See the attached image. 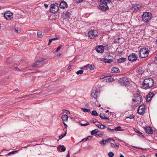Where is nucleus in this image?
<instances>
[{
  "label": "nucleus",
  "mask_w": 157,
  "mask_h": 157,
  "mask_svg": "<svg viewBox=\"0 0 157 157\" xmlns=\"http://www.w3.org/2000/svg\"><path fill=\"white\" fill-rule=\"evenodd\" d=\"M108 59H107V58H104V59H103V61L105 63H107V61H108Z\"/></svg>",
  "instance_id": "obj_48"
},
{
  "label": "nucleus",
  "mask_w": 157,
  "mask_h": 157,
  "mask_svg": "<svg viewBox=\"0 0 157 157\" xmlns=\"http://www.w3.org/2000/svg\"><path fill=\"white\" fill-rule=\"evenodd\" d=\"M89 66H90V64H87V65H85V66H84L82 68L83 69H84L85 70H86L88 68H89Z\"/></svg>",
  "instance_id": "obj_35"
},
{
  "label": "nucleus",
  "mask_w": 157,
  "mask_h": 157,
  "mask_svg": "<svg viewBox=\"0 0 157 157\" xmlns=\"http://www.w3.org/2000/svg\"><path fill=\"white\" fill-rule=\"evenodd\" d=\"M96 125L98 128L101 129H104L106 128V126L105 125L102 124H96Z\"/></svg>",
  "instance_id": "obj_24"
},
{
  "label": "nucleus",
  "mask_w": 157,
  "mask_h": 157,
  "mask_svg": "<svg viewBox=\"0 0 157 157\" xmlns=\"http://www.w3.org/2000/svg\"><path fill=\"white\" fill-rule=\"evenodd\" d=\"M98 94V92L96 90H93L91 94V96L92 98L96 99L97 98Z\"/></svg>",
  "instance_id": "obj_15"
},
{
  "label": "nucleus",
  "mask_w": 157,
  "mask_h": 157,
  "mask_svg": "<svg viewBox=\"0 0 157 157\" xmlns=\"http://www.w3.org/2000/svg\"><path fill=\"white\" fill-rule=\"evenodd\" d=\"M105 114H101V113L100 114L99 116L102 119H106L109 120V118L108 117H105Z\"/></svg>",
  "instance_id": "obj_21"
},
{
  "label": "nucleus",
  "mask_w": 157,
  "mask_h": 157,
  "mask_svg": "<svg viewBox=\"0 0 157 157\" xmlns=\"http://www.w3.org/2000/svg\"><path fill=\"white\" fill-rule=\"evenodd\" d=\"M89 68L90 70H93L94 69V65H90Z\"/></svg>",
  "instance_id": "obj_37"
},
{
  "label": "nucleus",
  "mask_w": 157,
  "mask_h": 157,
  "mask_svg": "<svg viewBox=\"0 0 157 157\" xmlns=\"http://www.w3.org/2000/svg\"><path fill=\"white\" fill-rule=\"evenodd\" d=\"M64 110L65 111L64 112L65 113H66L68 114H70V112L69 111L66 110Z\"/></svg>",
  "instance_id": "obj_50"
},
{
  "label": "nucleus",
  "mask_w": 157,
  "mask_h": 157,
  "mask_svg": "<svg viewBox=\"0 0 157 157\" xmlns=\"http://www.w3.org/2000/svg\"><path fill=\"white\" fill-rule=\"evenodd\" d=\"M114 155L113 153L112 152H110L108 153V155L109 157H113Z\"/></svg>",
  "instance_id": "obj_33"
},
{
  "label": "nucleus",
  "mask_w": 157,
  "mask_h": 157,
  "mask_svg": "<svg viewBox=\"0 0 157 157\" xmlns=\"http://www.w3.org/2000/svg\"><path fill=\"white\" fill-rule=\"evenodd\" d=\"M90 124V123L89 122H87L85 124H83L82 123L81 124V126H85L86 125H88Z\"/></svg>",
  "instance_id": "obj_39"
},
{
  "label": "nucleus",
  "mask_w": 157,
  "mask_h": 157,
  "mask_svg": "<svg viewBox=\"0 0 157 157\" xmlns=\"http://www.w3.org/2000/svg\"><path fill=\"white\" fill-rule=\"evenodd\" d=\"M141 95L138 94L134 95V98L132 99V104L133 107L137 106L140 104L141 101Z\"/></svg>",
  "instance_id": "obj_2"
},
{
  "label": "nucleus",
  "mask_w": 157,
  "mask_h": 157,
  "mask_svg": "<svg viewBox=\"0 0 157 157\" xmlns=\"http://www.w3.org/2000/svg\"><path fill=\"white\" fill-rule=\"evenodd\" d=\"M114 130L116 131H123V130L121 129V127L120 126H118L116 127L114 129Z\"/></svg>",
  "instance_id": "obj_26"
},
{
  "label": "nucleus",
  "mask_w": 157,
  "mask_h": 157,
  "mask_svg": "<svg viewBox=\"0 0 157 157\" xmlns=\"http://www.w3.org/2000/svg\"><path fill=\"white\" fill-rule=\"evenodd\" d=\"M105 140V142L106 143L108 142H109L110 141V140H109V138H108V139H106V140Z\"/></svg>",
  "instance_id": "obj_52"
},
{
  "label": "nucleus",
  "mask_w": 157,
  "mask_h": 157,
  "mask_svg": "<svg viewBox=\"0 0 157 157\" xmlns=\"http://www.w3.org/2000/svg\"><path fill=\"white\" fill-rule=\"evenodd\" d=\"M83 0H76V2H80L83 1Z\"/></svg>",
  "instance_id": "obj_61"
},
{
  "label": "nucleus",
  "mask_w": 157,
  "mask_h": 157,
  "mask_svg": "<svg viewBox=\"0 0 157 157\" xmlns=\"http://www.w3.org/2000/svg\"><path fill=\"white\" fill-rule=\"evenodd\" d=\"M61 148H62L61 150L62 151H64L66 150V148L64 145H60L57 147V149L59 150V149H60Z\"/></svg>",
  "instance_id": "obj_20"
},
{
  "label": "nucleus",
  "mask_w": 157,
  "mask_h": 157,
  "mask_svg": "<svg viewBox=\"0 0 157 157\" xmlns=\"http://www.w3.org/2000/svg\"><path fill=\"white\" fill-rule=\"evenodd\" d=\"M126 58H121L120 59H118L117 60V62L119 63H123L125 61Z\"/></svg>",
  "instance_id": "obj_23"
},
{
  "label": "nucleus",
  "mask_w": 157,
  "mask_h": 157,
  "mask_svg": "<svg viewBox=\"0 0 157 157\" xmlns=\"http://www.w3.org/2000/svg\"><path fill=\"white\" fill-rule=\"evenodd\" d=\"M103 134H104V132H102L101 133L96 134V135H95V136H98L101 137L103 135Z\"/></svg>",
  "instance_id": "obj_32"
},
{
  "label": "nucleus",
  "mask_w": 157,
  "mask_h": 157,
  "mask_svg": "<svg viewBox=\"0 0 157 157\" xmlns=\"http://www.w3.org/2000/svg\"><path fill=\"white\" fill-rule=\"evenodd\" d=\"M68 117L66 114H64L62 116V119L63 122H67L68 120Z\"/></svg>",
  "instance_id": "obj_18"
},
{
  "label": "nucleus",
  "mask_w": 157,
  "mask_h": 157,
  "mask_svg": "<svg viewBox=\"0 0 157 157\" xmlns=\"http://www.w3.org/2000/svg\"><path fill=\"white\" fill-rule=\"evenodd\" d=\"M59 7L57 4H52L50 9V11L52 13H56L58 10Z\"/></svg>",
  "instance_id": "obj_7"
},
{
  "label": "nucleus",
  "mask_w": 157,
  "mask_h": 157,
  "mask_svg": "<svg viewBox=\"0 0 157 157\" xmlns=\"http://www.w3.org/2000/svg\"><path fill=\"white\" fill-rule=\"evenodd\" d=\"M148 48H142L139 52L140 57L142 58H144L147 56L148 55Z\"/></svg>",
  "instance_id": "obj_4"
},
{
  "label": "nucleus",
  "mask_w": 157,
  "mask_h": 157,
  "mask_svg": "<svg viewBox=\"0 0 157 157\" xmlns=\"http://www.w3.org/2000/svg\"><path fill=\"white\" fill-rule=\"evenodd\" d=\"M96 50L98 52L102 53L104 51V47L102 45L98 46L96 47Z\"/></svg>",
  "instance_id": "obj_12"
},
{
  "label": "nucleus",
  "mask_w": 157,
  "mask_h": 157,
  "mask_svg": "<svg viewBox=\"0 0 157 157\" xmlns=\"http://www.w3.org/2000/svg\"><path fill=\"white\" fill-rule=\"evenodd\" d=\"M83 72V71L82 70H80L76 72V73L77 75H80L82 74Z\"/></svg>",
  "instance_id": "obj_30"
},
{
  "label": "nucleus",
  "mask_w": 157,
  "mask_h": 157,
  "mask_svg": "<svg viewBox=\"0 0 157 157\" xmlns=\"http://www.w3.org/2000/svg\"><path fill=\"white\" fill-rule=\"evenodd\" d=\"M51 83L52 82H51L50 83H48L45 84L44 85V86L45 87H47L49 86V85H51Z\"/></svg>",
  "instance_id": "obj_40"
},
{
  "label": "nucleus",
  "mask_w": 157,
  "mask_h": 157,
  "mask_svg": "<svg viewBox=\"0 0 157 157\" xmlns=\"http://www.w3.org/2000/svg\"><path fill=\"white\" fill-rule=\"evenodd\" d=\"M114 79L112 78H109V81H113Z\"/></svg>",
  "instance_id": "obj_51"
},
{
  "label": "nucleus",
  "mask_w": 157,
  "mask_h": 157,
  "mask_svg": "<svg viewBox=\"0 0 157 157\" xmlns=\"http://www.w3.org/2000/svg\"><path fill=\"white\" fill-rule=\"evenodd\" d=\"M4 17L7 20H10L13 17V13L10 11H7L4 13Z\"/></svg>",
  "instance_id": "obj_8"
},
{
  "label": "nucleus",
  "mask_w": 157,
  "mask_h": 157,
  "mask_svg": "<svg viewBox=\"0 0 157 157\" xmlns=\"http://www.w3.org/2000/svg\"><path fill=\"white\" fill-rule=\"evenodd\" d=\"M145 106L144 105H140L138 108L137 113L140 115L143 114L145 112Z\"/></svg>",
  "instance_id": "obj_9"
},
{
  "label": "nucleus",
  "mask_w": 157,
  "mask_h": 157,
  "mask_svg": "<svg viewBox=\"0 0 157 157\" xmlns=\"http://www.w3.org/2000/svg\"><path fill=\"white\" fill-rule=\"evenodd\" d=\"M136 132V133H139L140 134L141 136H142L143 137H144V136H143L142 135V132H140L137 129H135L134 130Z\"/></svg>",
  "instance_id": "obj_38"
},
{
  "label": "nucleus",
  "mask_w": 157,
  "mask_h": 157,
  "mask_svg": "<svg viewBox=\"0 0 157 157\" xmlns=\"http://www.w3.org/2000/svg\"><path fill=\"white\" fill-rule=\"evenodd\" d=\"M14 70L16 71H21V69H19L18 67H16L13 69Z\"/></svg>",
  "instance_id": "obj_41"
},
{
  "label": "nucleus",
  "mask_w": 157,
  "mask_h": 157,
  "mask_svg": "<svg viewBox=\"0 0 157 157\" xmlns=\"http://www.w3.org/2000/svg\"><path fill=\"white\" fill-rule=\"evenodd\" d=\"M91 121L93 123H96V122H98V121H97V120L95 119H93L91 120Z\"/></svg>",
  "instance_id": "obj_44"
},
{
  "label": "nucleus",
  "mask_w": 157,
  "mask_h": 157,
  "mask_svg": "<svg viewBox=\"0 0 157 157\" xmlns=\"http://www.w3.org/2000/svg\"><path fill=\"white\" fill-rule=\"evenodd\" d=\"M52 40H51V39H50L49 40V41L48 43V45H49L50 44L52 43Z\"/></svg>",
  "instance_id": "obj_54"
},
{
  "label": "nucleus",
  "mask_w": 157,
  "mask_h": 157,
  "mask_svg": "<svg viewBox=\"0 0 157 157\" xmlns=\"http://www.w3.org/2000/svg\"><path fill=\"white\" fill-rule=\"evenodd\" d=\"M112 72L113 73L118 72L119 70L118 68L113 67L111 69Z\"/></svg>",
  "instance_id": "obj_22"
},
{
  "label": "nucleus",
  "mask_w": 157,
  "mask_h": 157,
  "mask_svg": "<svg viewBox=\"0 0 157 157\" xmlns=\"http://www.w3.org/2000/svg\"><path fill=\"white\" fill-rule=\"evenodd\" d=\"M137 58V55L135 53H132L128 56V59L129 60L134 61L136 60Z\"/></svg>",
  "instance_id": "obj_11"
},
{
  "label": "nucleus",
  "mask_w": 157,
  "mask_h": 157,
  "mask_svg": "<svg viewBox=\"0 0 157 157\" xmlns=\"http://www.w3.org/2000/svg\"><path fill=\"white\" fill-rule=\"evenodd\" d=\"M45 59H42L41 60H38L37 61L33 64V67H35L37 65H39V64L43 62L44 60Z\"/></svg>",
  "instance_id": "obj_16"
},
{
  "label": "nucleus",
  "mask_w": 157,
  "mask_h": 157,
  "mask_svg": "<svg viewBox=\"0 0 157 157\" xmlns=\"http://www.w3.org/2000/svg\"><path fill=\"white\" fill-rule=\"evenodd\" d=\"M62 47V46L61 45L59 46L57 48V49L56 50V52H58L59 51V50Z\"/></svg>",
  "instance_id": "obj_45"
},
{
  "label": "nucleus",
  "mask_w": 157,
  "mask_h": 157,
  "mask_svg": "<svg viewBox=\"0 0 157 157\" xmlns=\"http://www.w3.org/2000/svg\"><path fill=\"white\" fill-rule=\"evenodd\" d=\"M66 157H70V154L69 152V151L68 152V154L66 156Z\"/></svg>",
  "instance_id": "obj_60"
},
{
  "label": "nucleus",
  "mask_w": 157,
  "mask_h": 157,
  "mask_svg": "<svg viewBox=\"0 0 157 157\" xmlns=\"http://www.w3.org/2000/svg\"><path fill=\"white\" fill-rule=\"evenodd\" d=\"M107 129L108 131H111V132H113L114 131V129H112L110 128H109V127H108L107 128Z\"/></svg>",
  "instance_id": "obj_47"
},
{
  "label": "nucleus",
  "mask_w": 157,
  "mask_h": 157,
  "mask_svg": "<svg viewBox=\"0 0 157 157\" xmlns=\"http://www.w3.org/2000/svg\"><path fill=\"white\" fill-rule=\"evenodd\" d=\"M99 9L103 11H105L109 9L107 4H100L99 6Z\"/></svg>",
  "instance_id": "obj_10"
},
{
  "label": "nucleus",
  "mask_w": 157,
  "mask_h": 157,
  "mask_svg": "<svg viewBox=\"0 0 157 157\" xmlns=\"http://www.w3.org/2000/svg\"><path fill=\"white\" fill-rule=\"evenodd\" d=\"M119 82L121 85L124 86L128 85L129 84V82L128 79L126 78H121L118 81Z\"/></svg>",
  "instance_id": "obj_6"
},
{
  "label": "nucleus",
  "mask_w": 157,
  "mask_h": 157,
  "mask_svg": "<svg viewBox=\"0 0 157 157\" xmlns=\"http://www.w3.org/2000/svg\"><path fill=\"white\" fill-rule=\"evenodd\" d=\"M142 18L145 22H148L151 18V14L150 13L145 12L143 14Z\"/></svg>",
  "instance_id": "obj_3"
},
{
  "label": "nucleus",
  "mask_w": 157,
  "mask_h": 157,
  "mask_svg": "<svg viewBox=\"0 0 157 157\" xmlns=\"http://www.w3.org/2000/svg\"><path fill=\"white\" fill-rule=\"evenodd\" d=\"M65 15L66 17H69L71 16V14L69 12H67L65 13Z\"/></svg>",
  "instance_id": "obj_31"
},
{
  "label": "nucleus",
  "mask_w": 157,
  "mask_h": 157,
  "mask_svg": "<svg viewBox=\"0 0 157 157\" xmlns=\"http://www.w3.org/2000/svg\"><path fill=\"white\" fill-rule=\"evenodd\" d=\"M81 109L84 112H90V109L83 108H82Z\"/></svg>",
  "instance_id": "obj_29"
},
{
  "label": "nucleus",
  "mask_w": 157,
  "mask_h": 157,
  "mask_svg": "<svg viewBox=\"0 0 157 157\" xmlns=\"http://www.w3.org/2000/svg\"><path fill=\"white\" fill-rule=\"evenodd\" d=\"M63 124H64L65 128H67V124L65 123V122H63Z\"/></svg>",
  "instance_id": "obj_55"
},
{
  "label": "nucleus",
  "mask_w": 157,
  "mask_h": 157,
  "mask_svg": "<svg viewBox=\"0 0 157 157\" xmlns=\"http://www.w3.org/2000/svg\"><path fill=\"white\" fill-rule=\"evenodd\" d=\"M154 83V82L152 79L150 78H146L143 82V86L144 89H147L152 87Z\"/></svg>",
  "instance_id": "obj_1"
},
{
  "label": "nucleus",
  "mask_w": 157,
  "mask_h": 157,
  "mask_svg": "<svg viewBox=\"0 0 157 157\" xmlns=\"http://www.w3.org/2000/svg\"><path fill=\"white\" fill-rule=\"evenodd\" d=\"M13 151L11 152H10L9 153H8L6 155H8L9 156L11 154H13L17 152V151Z\"/></svg>",
  "instance_id": "obj_28"
},
{
  "label": "nucleus",
  "mask_w": 157,
  "mask_h": 157,
  "mask_svg": "<svg viewBox=\"0 0 157 157\" xmlns=\"http://www.w3.org/2000/svg\"><path fill=\"white\" fill-rule=\"evenodd\" d=\"M144 130L146 133L148 134H152L153 133V130L150 126H148L144 128Z\"/></svg>",
  "instance_id": "obj_13"
},
{
  "label": "nucleus",
  "mask_w": 157,
  "mask_h": 157,
  "mask_svg": "<svg viewBox=\"0 0 157 157\" xmlns=\"http://www.w3.org/2000/svg\"><path fill=\"white\" fill-rule=\"evenodd\" d=\"M87 140L86 139V138H84V139H82L81 141H82V142H85L86 140Z\"/></svg>",
  "instance_id": "obj_53"
},
{
  "label": "nucleus",
  "mask_w": 157,
  "mask_h": 157,
  "mask_svg": "<svg viewBox=\"0 0 157 157\" xmlns=\"http://www.w3.org/2000/svg\"><path fill=\"white\" fill-rule=\"evenodd\" d=\"M107 61L108 63H111L113 61V60L112 59H108Z\"/></svg>",
  "instance_id": "obj_46"
},
{
  "label": "nucleus",
  "mask_w": 157,
  "mask_h": 157,
  "mask_svg": "<svg viewBox=\"0 0 157 157\" xmlns=\"http://www.w3.org/2000/svg\"><path fill=\"white\" fill-rule=\"evenodd\" d=\"M100 4H107L108 3H110L111 2V0H100Z\"/></svg>",
  "instance_id": "obj_19"
},
{
  "label": "nucleus",
  "mask_w": 157,
  "mask_h": 157,
  "mask_svg": "<svg viewBox=\"0 0 157 157\" xmlns=\"http://www.w3.org/2000/svg\"><path fill=\"white\" fill-rule=\"evenodd\" d=\"M111 146L112 147H115V145L113 143H112L111 144Z\"/></svg>",
  "instance_id": "obj_59"
},
{
  "label": "nucleus",
  "mask_w": 157,
  "mask_h": 157,
  "mask_svg": "<svg viewBox=\"0 0 157 157\" xmlns=\"http://www.w3.org/2000/svg\"><path fill=\"white\" fill-rule=\"evenodd\" d=\"M92 136H88L86 138V139L88 140L89 139H90L91 138Z\"/></svg>",
  "instance_id": "obj_58"
},
{
  "label": "nucleus",
  "mask_w": 157,
  "mask_h": 157,
  "mask_svg": "<svg viewBox=\"0 0 157 157\" xmlns=\"http://www.w3.org/2000/svg\"><path fill=\"white\" fill-rule=\"evenodd\" d=\"M103 76H104V77H102V78H104L105 77L110 76H111V75H108H108H106V76H105V75H104Z\"/></svg>",
  "instance_id": "obj_56"
},
{
  "label": "nucleus",
  "mask_w": 157,
  "mask_h": 157,
  "mask_svg": "<svg viewBox=\"0 0 157 157\" xmlns=\"http://www.w3.org/2000/svg\"><path fill=\"white\" fill-rule=\"evenodd\" d=\"M115 144L116 145V146L117 147H119V145H118V143H115Z\"/></svg>",
  "instance_id": "obj_63"
},
{
  "label": "nucleus",
  "mask_w": 157,
  "mask_h": 157,
  "mask_svg": "<svg viewBox=\"0 0 157 157\" xmlns=\"http://www.w3.org/2000/svg\"><path fill=\"white\" fill-rule=\"evenodd\" d=\"M59 39V38L58 37H56V38H54L52 39H51V40H57Z\"/></svg>",
  "instance_id": "obj_49"
},
{
  "label": "nucleus",
  "mask_w": 157,
  "mask_h": 157,
  "mask_svg": "<svg viewBox=\"0 0 157 157\" xmlns=\"http://www.w3.org/2000/svg\"><path fill=\"white\" fill-rule=\"evenodd\" d=\"M37 35L38 37H41L42 35V33L41 31L38 32L37 33Z\"/></svg>",
  "instance_id": "obj_34"
},
{
  "label": "nucleus",
  "mask_w": 157,
  "mask_h": 157,
  "mask_svg": "<svg viewBox=\"0 0 157 157\" xmlns=\"http://www.w3.org/2000/svg\"><path fill=\"white\" fill-rule=\"evenodd\" d=\"M133 118H134V116L133 114H131L129 117H126V118H129V119H132Z\"/></svg>",
  "instance_id": "obj_42"
},
{
  "label": "nucleus",
  "mask_w": 157,
  "mask_h": 157,
  "mask_svg": "<svg viewBox=\"0 0 157 157\" xmlns=\"http://www.w3.org/2000/svg\"><path fill=\"white\" fill-rule=\"evenodd\" d=\"M15 31L16 33H18V29L17 28H15Z\"/></svg>",
  "instance_id": "obj_57"
},
{
  "label": "nucleus",
  "mask_w": 157,
  "mask_h": 157,
  "mask_svg": "<svg viewBox=\"0 0 157 157\" xmlns=\"http://www.w3.org/2000/svg\"><path fill=\"white\" fill-rule=\"evenodd\" d=\"M98 130L97 129H95L93 130H92L91 132V134L92 135H94L98 132Z\"/></svg>",
  "instance_id": "obj_25"
},
{
  "label": "nucleus",
  "mask_w": 157,
  "mask_h": 157,
  "mask_svg": "<svg viewBox=\"0 0 157 157\" xmlns=\"http://www.w3.org/2000/svg\"><path fill=\"white\" fill-rule=\"evenodd\" d=\"M152 94V93H149L146 96V99L147 101H149L151 100L152 98L153 97V95L151 96Z\"/></svg>",
  "instance_id": "obj_17"
},
{
  "label": "nucleus",
  "mask_w": 157,
  "mask_h": 157,
  "mask_svg": "<svg viewBox=\"0 0 157 157\" xmlns=\"http://www.w3.org/2000/svg\"><path fill=\"white\" fill-rule=\"evenodd\" d=\"M91 113L93 116H98V114L96 110L93 111H92V112Z\"/></svg>",
  "instance_id": "obj_27"
},
{
  "label": "nucleus",
  "mask_w": 157,
  "mask_h": 157,
  "mask_svg": "<svg viewBox=\"0 0 157 157\" xmlns=\"http://www.w3.org/2000/svg\"><path fill=\"white\" fill-rule=\"evenodd\" d=\"M44 6H45L46 8H47V7H48V5L47 4H44Z\"/></svg>",
  "instance_id": "obj_62"
},
{
  "label": "nucleus",
  "mask_w": 157,
  "mask_h": 157,
  "mask_svg": "<svg viewBox=\"0 0 157 157\" xmlns=\"http://www.w3.org/2000/svg\"><path fill=\"white\" fill-rule=\"evenodd\" d=\"M88 36L90 39H93L95 38L98 35V32L97 30L91 29L89 31L88 33Z\"/></svg>",
  "instance_id": "obj_5"
},
{
  "label": "nucleus",
  "mask_w": 157,
  "mask_h": 157,
  "mask_svg": "<svg viewBox=\"0 0 157 157\" xmlns=\"http://www.w3.org/2000/svg\"><path fill=\"white\" fill-rule=\"evenodd\" d=\"M154 59L156 60H157V55L155 56L154 58Z\"/></svg>",
  "instance_id": "obj_64"
},
{
  "label": "nucleus",
  "mask_w": 157,
  "mask_h": 157,
  "mask_svg": "<svg viewBox=\"0 0 157 157\" xmlns=\"http://www.w3.org/2000/svg\"><path fill=\"white\" fill-rule=\"evenodd\" d=\"M67 133L66 132H65V133L62 135H61V136H59V138L60 139H61L63 137H64V136H65L66 134Z\"/></svg>",
  "instance_id": "obj_43"
},
{
  "label": "nucleus",
  "mask_w": 157,
  "mask_h": 157,
  "mask_svg": "<svg viewBox=\"0 0 157 157\" xmlns=\"http://www.w3.org/2000/svg\"><path fill=\"white\" fill-rule=\"evenodd\" d=\"M67 4L65 1H62L60 2L59 7L61 8L64 9L67 7Z\"/></svg>",
  "instance_id": "obj_14"
},
{
  "label": "nucleus",
  "mask_w": 157,
  "mask_h": 157,
  "mask_svg": "<svg viewBox=\"0 0 157 157\" xmlns=\"http://www.w3.org/2000/svg\"><path fill=\"white\" fill-rule=\"evenodd\" d=\"M99 143L100 144H101L102 145H104L105 144H106L105 142V140H102Z\"/></svg>",
  "instance_id": "obj_36"
}]
</instances>
